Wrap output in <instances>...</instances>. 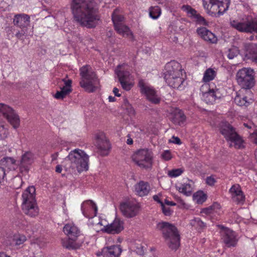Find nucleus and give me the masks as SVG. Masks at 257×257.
I'll return each instance as SVG.
<instances>
[{"label":"nucleus","instance_id":"obj_24","mask_svg":"<svg viewBox=\"0 0 257 257\" xmlns=\"http://www.w3.org/2000/svg\"><path fill=\"white\" fill-rule=\"evenodd\" d=\"M63 231L69 237L77 238L80 234L78 227L72 224H67L63 227Z\"/></svg>","mask_w":257,"mask_h":257},{"label":"nucleus","instance_id":"obj_63","mask_svg":"<svg viewBox=\"0 0 257 257\" xmlns=\"http://www.w3.org/2000/svg\"><path fill=\"white\" fill-rule=\"evenodd\" d=\"M58 153H56L55 154H52L51 155L52 161H54L56 160L58 157Z\"/></svg>","mask_w":257,"mask_h":257},{"label":"nucleus","instance_id":"obj_42","mask_svg":"<svg viewBox=\"0 0 257 257\" xmlns=\"http://www.w3.org/2000/svg\"><path fill=\"white\" fill-rule=\"evenodd\" d=\"M234 102L236 104L239 106H247L249 103L247 100L246 97H241L239 96H237L235 97Z\"/></svg>","mask_w":257,"mask_h":257},{"label":"nucleus","instance_id":"obj_3","mask_svg":"<svg viewBox=\"0 0 257 257\" xmlns=\"http://www.w3.org/2000/svg\"><path fill=\"white\" fill-rule=\"evenodd\" d=\"M182 70L180 64L175 61H171L166 64L164 78L169 86L174 88H182L184 81L181 77Z\"/></svg>","mask_w":257,"mask_h":257},{"label":"nucleus","instance_id":"obj_12","mask_svg":"<svg viewBox=\"0 0 257 257\" xmlns=\"http://www.w3.org/2000/svg\"><path fill=\"white\" fill-rule=\"evenodd\" d=\"M139 86L141 92L146 95L147 99L149 101L155 104L160 102L161 98L153 87L146 84L143 80L139 81Z\"/></svg>","mask_w":257,"mask_h":257},{"label":"nucleus","instance_id":"obj_51","mask_svg":"<svg viewBox=\"0 0 257 257\" xmlns=\"http://www.w3.org/2000/svg\"><path fill=\"white\" fill-rule=\"evenodd\" d=\"M67 95L65 94V93L60 91H57L55 94L54 95V97L57 99H63Z\"/></svg>","mask_w":257,"mask_h":257},{"label":"nucleus","instance_id":"obj_27","mask_svg":"<svg viewBox=\"0 0 257 257\" xmlns=\"http://www.w3.org/2000/svg\"><path fill=\"white\" fill-rule=\"evenodd\" d=\"M205 100L207 103L213 104L215 100L220 97V92L217 89H209L204 94Z\"/></svg>","mask_w":257,"mask_h":257},{"label":"nucleus","instance_id":"obj_45","mask_svg":"<svg viewBox=\"0 0 257 257\" xmlns=\"http://www.w3.org/2000/svg\"><path fill=\"white\" fill-rule=\"evenodd\" d=\"M232 199L237 204H243L245 200V196L242 192L240 194H238L237 196L233 197Z\"/></svg>","mask_w":257,"mask_h":257},{"label":"nucleus","instance_id":"obj_50","mask_svg":"<svg viewBox=\"0 0 257 257\" xmlns=\"http://www.w3.org/2000/svg\"><path fill=\"white\" fill-rule=\"evenodd\" d=\"M161 207L165 215L170 216L172 214V211L171 210L170 208L165 206L164 203H162Z\"/></svg>","mask_w":257,"mask_h":257},{"label":"nucleus","instance_id":"obj_19","mask_svg":"<svg viewBox=\"0 0 257 257\" xmlns=\"http://www.w3.org/2000/svg\"><path fill=\"white\" fill-rule=\"evenodd\" d=\"M96 146L100 154L102 156L107 155L108 151L110 148L109 142L105 139L103 134L96 136Z\"/></svg>","mask_w":257,"mask_h":257},{"label":"nucleus","instance_id":"obj_23","mask_svg":"<svg viewBox=\"0 0 257 257\" xmlns=\"http://www.w3.org/2000/svg\"><path fill=\"white\" fill-rule=\"evenodd\" d=\"M245 56L247 59L257 62V45L253 43L246 44L245 46Z\"/></svg>","mask_w":257,"mask_h":257},{"label":"nucleus","instance_id":"obj_22","mask_svg":"<svg viewBox=\"0 0 257 257\" xmlns=\"http://www.w3.org/2000/svg\"><path fill=\"white\" fill-rule=\"evenodd\" d=\"M30 17L25 14L16 15L13 19L14 24L21 28H26L30 25Z\"/></svg>","mask_w":257,"mask_h":257},{"label":"nucleus","instance_id":"obj_9","mask_svg":"<svg viewBox=\"0 0 257 257\" xmlns=\"http://www.w3.org/2000/svg\"><path fill=\"white\" fill-rule=\"evenodd\" d=\"M220 132L227 141L230 142V147H234L236 149H242L244 147L243 140L230 124H225L221 127Z\"/></svg>","mask_w":257,"mask_h":257},{"label":"nucleus","instance_id":"obj_31","mask_svg":"<svg viewBox=\"0 0 257 257\" xmlns=\"http://www.w3.org/2000/svg\"><path fill=\"white\" fill-rule=\"evenodd\" d=\"M216 75V72L212 68H208L206 69L204 73L203 80L204 82H209L212 80Z\"/></svg>","mask_w":257,"mask_h":257},{"label":"nucleus","instance_id":"obj_1","mask_svg":"<svg viewBox=\"0 0 257 257\" xmlns=\"http://www.w3.org/2000/svg\"><path fill=\"white\" fill-rule=\"evenodd\" d=\"M71 9L74 20L82 27L95 28L100 17L94 0H72Z\"/></svg>","mask_w":257,"mask_h":257},{"label":"nucleus","instance_id":"obj_58","mask_svg":"<svg viewBox=\"0 0 257 257\" xmlns=\"http://www.w3.org/2000/svg\"><path fill=\"white\" fill-rule=\"evenodd\" d=\"M127 139L126 140V144L127 145H132L133 144V140L131 138L130 135H129V134L127 135Z\"/></svg>","mask_w":257,"mask_h":257},{"label":"nucleus","instance_id":"obj_28","mask_svg":"<svg viewBox=\"0 0 257 257\" xmlns=\"http://www.w3.org/2000/svg\"><path fill=\"white\" fill-rule=\"evenodd\" d=\"M77 238L69 237L68 238L62 240V244L64 247L68 249H77L80 246V244L76 242Z\"/></svg>","mask_w":257,"mask_h":257},{"label":"nucleus","instance_id":"obj_53","mask_svg":"<svg viewBox=\"0 0 257 257\" xmlns=\"http://www.w3.org/2000/svg\"><path fill=\"white\" fill-rule=\"evenodd\" d=\"M6 176V172L3 167H0V183L4 181Z\"/></svg>","mask_w":257,"mask_h":257},{"label":"nucleus","instance_id":"obj_34","mask_svg":"<svg viewBox=\"0 0 257 257\" xmlns=\"http://www.w3.org/2000/svg\"><path fill=\"white\" fill-rule=\"evenodd\" d=\"M178 190L180 192L188 196L191 195L192 187L191 184L189 183H184L182 184L181 186L179 187Z\"/></svg>","mask_w":257,"mask_h":257},{"label":"nucleus","instance_id":"obj_21","mask_svg":"<svg viewBox=\"0 0 257 257\" xmlns=\"http://www.w3.org/2000/svg\"><path fill=\"white\" fill-rule=\"evenodd\" d=\"M121 252L122 249L119 245H111L102 248L103 257H118Z\"/></svg>","mask_w":257,"mask_h":257},{"label":"nucleus","instance_id":"obj_61","mask_svg":"<svg viewBox=\"0 0 257 257\" xmlns=\"http://www.w3.org/2000/svg\"><path fill=\"white\" fill-rule=\"evenodd\" d=\"M56 172L57 173H61L62 171V167L61 165H58L56 167Z\"/></svg>","mask_w":257,"mask_h":257},{"label":"nucleus","instance_id":"obj_26","mask_svg":"<svg viewBox=\"0 0 257 257\" xmlns=\"http://www.w3.org/2000/svg\"><path fill=\"white\" fill-rule=\"evenodd\" d=\"M186 116L181 110L176 109L174 110L172 118V121L174 123L181 126L184 124Z\"/></svg>","mask_w":257,"mask_h":257},{"label":"nucleus","instance_id":"obj_8","mask_svg":"<svg viewBox=\"0 0 257 257\" xmlns=\"http://www.w3.org/2000/svg\"><path fill=\"white\" fill-rule=\"evenodd\" d=\"M254 74V71L250 68H243L239 69L235 76L237 84L241 88L250 89L255 83Z\"/></svg>","mask_w":257,"mask_h":257},{"label":"nucleus","instance_id":"obj_41","mask_svg":"<svg viewBox=\"0 0 257 257\" xmlns=\"http://www.w3.org/2000/svg\"><path fill=\"white\" fill-rule=\"evenodd\" d=\"M227 57L229 59H232L239 54V50L236 47H232L226 52Z\"/></svg>","mask_w":257,"mask_h":257},{"label":"nucleus","instance_id":"obj_55","mask_svg":"<svg viewBox=\"0 0 257 257\" xmlns=\"http://www.w3.org/2000/svg\"><path fill=\"white\" fill-rule=\"evenodd\" d=\"M172 140L171 141V142L177 144V145H180L181 144V140L178 137H176L175 136H173L172 138Z\"/></svg>","mask_w":257,"mask_h":257},{"label":"nucleus","instance_id":"obj_46","mask_svg":"<svg viewBox=\"0 0 257 257\" xmlns=\"http://www.w3.org/2000/svg\"><path fill=\"white\" fill-rule=\"evenodd\" d=\"M194 196L196 198L197 202L198 203H202L204 202L207 199L206 195L202 192H198Z\"/></svg>","mask_w":257,"mask_h":257},{"label":"nucleus","instance_id":"obj_15","mask_svg":"<svg viewBox=\"0 0 257 257\" xmlns=\"http://www.w3.org/2000/svg\"><path fill=\"white\" fill-rule=\"evenodd\" d=\"M35 159L34 154L31 151L24 152L21 157L19 164V169L22 173H27L30 170V166Z\"/></svg>","mask_w":257,"mask_h":257},{"label":"nucleus","instance_id":"obj_13","mask_svg":"<svg viewBox=\"0 0 257 257\" xmlns=\"http://www.w3.org/2000/svg\"><path fill=\"white\" fill-rule=\"evenodd\" d=\"M2 116L7 118L15 128L18 127L20 119L14 110L7 105L0 103V116Z\"/></svg>","mask_w":257,"mask_h":257},{"label":"nucleus","instance_id":"obj_62","mask_svg":"<svg viewBox=\"0 0 257 257\" xmlns=\"http://www.w3.org/2000/svg\"><path fill=\"white\" fill-rule=\"evenodd\" d=\"M113 92L114 93L115 95L116 96H120V94H119L118 93V89L117 88H116V87H114L113 88Z\"/></svg>","mask_w":257,"mask_h":257},{"label":"nucleus","instance_id":"obj_64","mask_svg":"<svg viewBox=\"0 0 257 257\" xmlns=\"http://www.w3.org/2000/svg\"><path fill=\"white\" fill-rule=\"evenodd\" d=\"M0 257H11L4 252H0Z\"/></svg>","mask_w":257,"mask_h":257},{"label":"nucleus","instance_id":"obj_4","mask_svg":"<svg viewBox=\"0 0 257 257\" xmlns=\"http://www.w3.org/2000/svg\"><path fill=\"white\" fill-rule=\"evenodd\" d=\"M157 228L161 231L165 239H169V247L176 250L180 246V237L177 228L174 225L167 222H161L157 224Z\"/></svg>","mask_w":257,"mask_h":257},{"label":"nucleus","instance_id":"obj_44","mask_svg":"<svg viewBox=\"0 0 257 257\" xmlns=\"http://www.w3.org/2000/svg\"><path fill=\"white\" fill-rule=\"evenodd\" d=\"M230 192L231 193L232 198L234 196H237L238 194H240L242 193L240 187L238 185H233L229 190Z\"/></svg>","mask_w":257,"mask_h":257},{"label":"nucleus","instance_id":"obj_7","mask_svg":"<svg viewBox=\"0 0 257 257\" xmlns=\"http://www.w3.org/2000/svg\"><path fill=\"white\" fill-rule=\"evenodd\" d=\"M203 6L209 15H223L228 9L230 0H202Z\"/></svg>","mask_w":257,"mask_h":257},{"label":"nucleus","instance_id":"obj_17","mask_svg":"<svg viewBox=\"0 0 257 257\" xmlns=\"http://www.w3.org/2000/svg\"><path fill=\"white\" fill-rule=\"evenodd\" d=\"M221 235L222 241L227 247H234L236 245L237 239L235 232L233 230L225 228L222 231Z\"/></svg>","mask_w":257,"mask_h":257},{"label":"nucleus","instance_id":"obj_60","mask_svg":"<svg viewBox=\"0 0 257 257\" xmlns=\"http://www.w3.org/2000/svg\"><path fill=\"white\" fill-rule=\"evenodd\" d=\"M165 204L167 205H170V206H175L176 205V203L172 202V201H170L169 200H168L167 199H165Z\"/></svg>","mask_w":257,"mask_h":257},{"label":"nucleus","instance_id":"obj_59","mask_svg":"<svg viewBox=\"0 0 257 257\" xmlns=\"http://www.w3.org/2000/svg\"><path fill=\"white\" fill-rule=\"evenodd\" d=\"M153 199L155 201H157L159 203L161 204V206L162 205V203H164L159 198V197L158 195H154L153 196Z\"/></svg>","mask_w":257,"mask_h":257},{"label":"nucleus","instance_id":"obj_54","mask_svg":"<svg viewBox=\"0 0 257 257\" xmlns=\"http://www.w3.org/2000/svg\"><path fill=\"white\" fill-rule=\"evenodd\" d=\"M61 90L63 92H64L65 94L68 95L70 92H71L72 89L71 88H69L68 87H65L63 86L62 87H61Z\"/></svg>","mask_w":257,"mask_h":257},{"label":"nucleus","instance_id":"obj_35","mask_svg":"<svg viewBox=\"0 0 257 257\" xmlns=\"http://www.w3.org/2000/svg\"><path fill=\"white\" fill-rule=\"evenodd\" d=\"M161 14V10L158 6L152 7L149 9V16L153 19H158Z\"/></svg>","mask_w":257,"mask_h":257},{"label":"nucleus","instance_id":"obj_20","mask_svg":"<svg viewBox=\"0 0 257 257\" xmlns=\"http://www.w3.org/2000/svg\"><path fill=\"white\" fill-rule=\"evenodd\" d=\"M197 32L206 41L211 43H216L217 41V37L215 35L205 27L198 28Z\"/></svg>","mask_w":257,"mask_h":257},{"label":"nucleus","instance_id":"obj_38","mask_svg":"<svg viewBox=\"0 0 257 257\" xmlns=\"http://www.w3.org/2000/svg\"><path fill=\"white\" fill-rule=\"evenodd\" d=\"M86 204L90 205L92 206V208L94 209L95 212L97 211V208L96 204L92 200H89L83 202L81 204V209L83 215L87 217H88V215L85 211V206Z\"/></svg>","mask_w":257,"mask_h":257},{"label":"nucleus","instance_id":"obj_18","mask_svg":"<svg viewBox=\"0 0 257 257\" xmlns=\"http://www.w3.org/2000/svg\"><path fill=\"white\" fill-rule=\"evenodd\" d=\"M123 229V223L118 219H115L110 224L104 226L103 230L109 234H118Z\"/></svg>","mask_w":257,"mask_h":257},{"label":"nucleus","instance_id":"obj_5","mask_svg":"<svg viewBox=\"0 0 257 257\" xmlns=\"http://www.w3.org/2000/svg\"><path fill=\"white\" fill-rule=\"evenodd\" d=\"M35 188L28 187L22 194V209L25 214L34 217L38 215L39 209L35 199Z\"/></svg>","mask_w":257,"mask_h":257},{"label":"nucleus","instance_id":"obj_49","mask_svg":"<svg viewBox=\"0 0 257 257\" xmlns=\"http://www.w3.org/2000/svg\"><path fill=\"white\" fill-rule=\"evenodd\" d=\"M161 157L165 161H169L171 160L172 157L169 150H166L164 151L161 154Z\"/></svg>","mask_w":257,"mask_h":257},{"label":"nucleus","instance_id":"obj_6","mask_svg":"<svg viewBox=\"0 0 257 257\" xmlns=\"http://www.w3.org/2000/svg\"><path fill=\"white\" fill-rule=\"evenodd\" d=\"M81 77L79 84L81 87L88 92H93L96 89L99 83L96 74L90 66L86 65L80 69Z\"/></svg>","mask_w":257,"mask_h":257},{"label":"nucleus","instance_id":"obj_11","mask_svg":"<svg viewBox=\"0 0 257 257\" xmlns=\"http://www.w3.org/2000/svg\"><path fill=\"white\" fill-rule=\"evenodd\" d=\"M119 10L115 9L111 15L114 29L116 32L123 37H128L132 33L128 27L122 24L123 17L118 14Z\"/></svg>","mask_w":257,"mask_h":257},{"label":"nucleus","instance_id":"obj_39","mask_svg":"<svg viewBox=\"0 0 257 257\" xmlns=\"http://www.w3.org/2000/svg\"><path fill=\"white\" fill-rule=\"evenodd\" d=\"M182 9L186 12L189 17L191 18L192 19H194L195 17H196V15L198 14L195 9L188 5H183L182 7Z\"/></svg>","mask_w":257,"mask_h":257},{"label":"nucleus","instance_id":"obj_57","mask_svg":"<svg viewBox=\"0 0 257 257\" xmlns=\"http://www.w3.org/2000/svg\"><path fill=\"white\" fill-rule=\"evenodd\" d=\"M24 34L25 33L24 32H20L19 31L18 32H17L16 34V37L19 39H21L22 37L24 35Z\"/></svg>","mask_w":257,"mask_h":257},{"label":"nucleus","instance_id":"obj_10","mask_svg":"<svg viewBox=\"0 0 257 257\" xmlns=\"http://www.w3.org/2000/svg\"><path fill=\"white\" fill-rule=\"evenodd\" d=\"M135 163L142 168H150L152 166V154L148 149H141L132 156Z\"/></svg>","mask_w":257,"mask_h":257},{"label":"nucleus","instance_id":"obj_56","mask_svg":"<svg viewBox=\"0 0 257 257\" xmlns=\"http://www.w3.org/2000/svg\"><path fill=\"white\" fill-rule=\"evenodd\" d=\"M63 81L64 82L65 84V87H68L69 88H71V84H72V80H66L64 79H62Z\"/></svg>","mask_w":257,"mask_h":257},{"label":"nucleus","instance_id":"obj_2","mask_svg":"<svg viewBox=\"0 0 257 257\" xmlns=\"http://www.w3.org/2000/svg\"><path fill=\"white\" fill-rule=\"evenodd\" d=\"M65 167L72 170L76 169L78 172L88 169L89 156L80 149L71 151L63 161Z\"/></svg>","mask_w":257,"mask_h":257},{"label":"nucleus","instance_id":"obj_16","mask_svg":"<svg viewBox=\"0 0 257 257\" xmlns=\"http://www.w3.org/2000/svg\"><path fill=\"white\" fill-rule=\"evenodd\" d=\"M120 210L124 216L132 218L138 213L139 206L137 203L131 201L122 202L120 205Z\"/></svg>","mask_w":257,"mask_h":257},{"label":"nucleus","instance_id":"obj_30","mask_svg":"<svg viewBox=\"0 0 257 257\" xmlns=\"http://www.w3.org/2000/svg\"><path fill=\"white\" fill-rule=\"evenodd\" d=\"M15 163V160L11 157H4L0 161L2 166L7 167L10 169H14V166Z\"/></svg>","mask_w":257,"mask_h":257},{"label":"nucleus","instance_id":"obj_29","mask_svg":"<svg viewBox=\"0 0 257 257\" xmlns=\"http://www.w3.org/2000/svg\"><path fill=\"white\" fill-rule=\"evenodd\" d=\"M243 125L247 128L252 130V132L251 131H249V132L250 134L249 138L250 139H253V143L254 144H257V130L255 124L251 123H244Z\"/></svg>","mask_w":257,"mask_h":257},{"label":"nucleus","instance_id":"obj_47","mask_svg":"<svg viewBox=\"0 0 257 257\" xmlns=\"http://www.w3.org/2000/svg\"><path fill=\"white\" fill-rule=\"evenodd\" d=\"M193 20L199 25L204 26L207 25V23L205 19L199 14L197 15H196V17H195Z\"/></svg>","mask_w":257,"mask_h":257},{"label":"nucleus","instance_id":"obj_37","mask_svg":"<svg viewBox=\"0 0 257 257\" xmlns=\"http://www.w3.org/2000/svg\"><path fill=\"white\" fill-rule=\"evenodd\" d=\"M23 183L21 177L16 176L12 180L11 187L14 189H18L21 187Z\"/></svg>","mask_w":257,"mask_h":257},{"label":"nucleus","instance_id":"obj_52","mask_svg":"<svg viewBox=\"0 0 257 257\" xmlns=\"http://www.w3.org/2000/svg\"><path fill=\"white\" fill-rule=\"evenodd\" d=\"M215 182V179L211 176L207 177L206 179V183L210 186L213 185Z\"/></svg>","mask_w":257,"mask_h":257},{"label":"nucleus","instance_id":"obj_32","mask_svg":"<svg viewBox=\"0 0 257 257\" xmlns=\"http://www.w3.org/2000/svg\"><path fill=\"white\" fill-rule=\"evenodd\" d=\"M120 65H118L117 69L115 70L117 77L118 78L119 81L120 82L128 80L129 79L130 72L127 71H124L123 70H118L120 67Z\"/></svg>","mask_w":257,"mask_h":257},{"label":"nucleus","instance_id":"obj_25","mask_svg":"<svg viewBox=\"0 0 257 257\" xmlns=\"http://www.w3.org/2000/svg\"><path fill=\"white\" fill-rule=\"evenodd\" d=\"M136 193L140 196L147 195L150 191V186L147 182L141 181L135 186Z\"/></svg>","mask_w":257,"mask_h":257},{"label":"nucleus","instance_id":"obj_36","mask_svg":"<svg viewBox=\"0 0 257 257\" xmlns=\"http://www.w3.org/2000/svg\"><path fill=\"white\" fill-rule=\"evenodd\" d=\"M190 224L198 230L202 229L205 227V224L199 218H195L191 220Z\"/></svg>","mask_w":257,"mask_h":257},{"label":"nucleus","instance_id":"obj_43","mask_svg":"<svg viewBox=\"0 0 257 257\" xmlns=\"http://www.w3.org/2000/svg\"><path fill=\"white\" fill-rule=\"evenodd\" d=\"M183 172V170L181 168L175 169L169 171L168 175L171 178H175L181 175Z\"/></svg>","mask_w":257,"mask_h":257},{"label":"nucleus","instance_id":"obj_14","mask_svg":"<svg viewBox=\"0 0 257 257\" xmlns=\"http://www.w3.org/2000/svg\"><path fill=\"white\" fill-rule=\"evenodd\" d=\"M230 26L241 32H253L257 33V26L253 22L251 21H238L237 20H230Z\"/></svg>","mask_w":257,"mask_h":257},{"label":"nucleus","instance_id":"obj_40","mask_svg":"<svg viewBox=\"0 0 257 257\" xmlns=\"http://www.w3.org/2000/svg\"><path fill=\"white\" fill-rule=\"evenodd\" d=\"M123 107L126 110L128 115L131 116L135 115V110L126 99L123 100Z\"/></svg>","mask_w":257,"mask_h":257},{"label":"nucleus","instance_id":"obj_48","mask_svg":"<svg viewBox=\"0 0 257 257\" xmlns=\"http://www.w3.org/2000/svg\"><path fill=\"white\" fill-rule=\"evenodd\" d=\"M122 88L126 91L130 90L133 85L129 83L127 80L119 82Z\"/></svg>","mask_w":257,"mask_h":257},{"label":"nucleus","instance_id":"obj_33","mask_svg":"<svg viewBox=\"0 0 257 257\" xmlns=\"http://www.w3.org/2000/svg\"><path fill=\"white\" fill-rule=\"evenodd\" d=\"M26 240V236L23 234H15L13 236L12 244L19 245L23 244Z\"/></svg>","mask_w":257,"mask_h":257}]
</instances>
